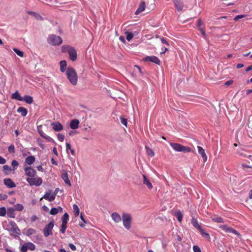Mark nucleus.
Masks as SVG:
<instances>
[{"label":"nucleus","instance_id":"1","mask_svg":"<svg viewBox=\"0 0 252 252\" xmlns=\"http://www.w3.org/2000/svg\"><path fill=\"white\" fill-rule=\"evenodd\" d=\"M66 75L70 83L73 85L77 83V75L75 70L72 67H68L66 71Z\"/></svg>","mask_w":252,"mask_h":252},{"label":"nucleus","instance_id":"2","mask_svg":"<svg viewBox=\"0 0 252 252\" xmlns=\"http://www.w3.org/2000/svg\"><path fill=\"white\" fill-rule=\"evenodd\" d=\"M7 227L11 236L16 238L19 237L20 235V230L14 221H10Z\"/></svg>","mask_w":252,"mask_h":252},{"label":"nucleus","instance_id":"3","mask_svg":"<svg viewBox=\"0 0 252 252\" xmlns=\"http://www.w3.org/2000/svg\"><path fill=\"white\" fill-rule=\"evenodd\" d=\"M170 145L174 150L177 152L189 153L191 151L190 148L184 146L178 143H170Z\"/></svg>","mask_w":252,"mask_h":252},{"label":"nucleus","instance_id":"4","mask_svg":"<svg viewBox=\"0 0 252 252\" xmlns=\"http://www.w3.org/2000/svg\"><path fill=\"white\" fill-rule=\"evenodd\" d=\"M47 41L49 44L52 45L58 46L62 44L63 40L60 36L55 34H51L48 36Z\"/></svg>","mask_w":252,"mask_h":252},{"label":"nucleus","instance_id":"5","mask_svg":"<svg viewBox=\"0 0 252 252\" xmlns=\"http://www.w3.org/2000/svg\"><path fill=\"white\" fill-rule=\"evenodd\" d=\"M122 220L124 227L128 230L131 226L132 218L129 214L124 213L122 215Z\"/></svg>","mask_w":252,"mask_h":252},{"label":"nucleus","instance_id":"6","mask_svg":"<svg viewBox=\"0 0 252 252\" xmlns=\"http://www.w3.org/2000/svg\"><path fill=\"white\" fill-rule=\"evenodd\" d=\"M54 226V223L53 221H50L48 224H47L43 230V233L45 237H48L53 234L52 230Z\"/></svg>","mask_w":252,"mask_h":252},{"label":"nucleus","instance_id":"7","mask_svg":"<svg viewBox=\"0 0 252 252\" xmlns=\"http://www.w3.org/2000/svg\"><path fill=\"white\" fill-rule=\"evenodd\" d=\"M27 182L29 184V185L31 186H39L42 183V180L40 177L37 178H27L26 179Z\"/></svg>","mask_w":252,"mask_h":252},{"label":"nucleus","instance_id":"8","mask_svg":"<svg viewBox=\"0 0 252 252\" xmlns=\"http://www.w3.org/2000/svg\"><path fill=\"white\" fill-rule=\"evenodd\" d=\"M219 228H220V229H221L226 232L233 233L239 237H240L241 236L240 233H239L237 230L232 228L231 227L228 226L227 225H220L219 226Z\"/></svg>","mask_w":252,"mask_h":252},{"label":"nucleus","instance_id":"9","mask_svg":"<svg viewBox=\"0 0 252 252\" xmlns=\"http://www.w3.org/2000/svg\"><path fill=\"white\" fill-rule=\"evenodd\" d=\"M144 61L145 62H152L158 65H160L161 63L160 60L155 56H146L144 59Z\"/></svg>","mask_w":252,"mask_h":252},{"label":"nucleus","instance_id":"10","mask_svg":"<svg viewBox=\"0 0 252 252\" xmlns=\"http://www.w3.org/2000/svg\"><path fill=\"white\" fill-rule=\"evenodd\" d=\"M25 172L26 175L31 178L34 177L36 173V171L31 167H25Z\"/></svg>","mask_w":252,"mask_h":252},{"label":"nucleus","instance_id":"11","mask_svg":"<svg viewBox=\"0 0 252 252\" xmlns=\"http://www.w3.org/2000/svg\"><path fill=\"white\" fill-rule=\"evenodd\" d=\"M68 53L69 54V59L72 61H75L76 60L77 53L75 49L73 47H72L71 49H70Z\"/></svg>","mask_w":252,"mask_h":252},{"label":"nucleus","instance_id":"12","mask_svg":"<svg viewBox=\"0 0 252 252\" xmlns=\"http://www.w3.org/2000/svg\"><path fill=\"white\" fill-rule=\"evenodd\" d=\"M175 6L178 11H181L184 7V4L182 0H173Z\"/></svg>","mask_w":252,"mask_h":252},{"label":"nucleus","instance_id":"13","mask_svg":"<svg viewBox=\"0 0 252 252\" xmlns=\"http://www.w3.org/2000/svg\"><path fill=\"white\" fill-rule=\"evenodd\" d=\"M4 185L9 188H12L16 186L15 184L10 178H6L3 180Z\"/></svg>","mask_w":252,"mask_h":252},{"label":"nucleus","instance_id":"14","mask_svg":"<svg viewBox=\"0 0 252 252\" xmlns=\"http://www.w3.org/2000/svg\"><path fill=\"white\" fill-rule=\"evenodd\" d=\"M62 178L66 184L69 185V186H71L70 181L68 178V174L66 171H63V173L62 174Z\"/></svg>","mask_w":252,"mask_h":252},{"label":"nucleus","instance_id":"15","mask_svg":"<svg viewBox=\"0 0 252 252\" xmlns=\"http://www.w3.org/2000/svg\"><path fill=\"white\" fill-rule=\"evenodd\" d=\"M49 201H52L55 200V194L51 195V191L46 192V193L43 195L42 197Z\"/></svg>","mask_w":252,"mask_h":252},{"label":"nucleus","instance_id":"16","mask_svg":"<svg viewBox=\"0 0 252 252\" xmlns=\"http://www.w3.org/2000/svg\"><path fill=\"white\" fill-rule=\"evenodd\" d=\"M27 13L34 18H35L37 20H43V17L38 13L32 11H28Z\"/></svg>","mask_w":252,"mask_h":252},{"label":"nucleus","instance_id":"17","mask_svg":"<svg viewBox=\"0 0 252 252\" xmlns=\"http://www.w3.org/2000/svg\"><path fill=\"white\" fill-rule=\"evenodd\" d=\"M112 220L116 223H119L122 220V218L119 214L116 212L113 213L111 215Z\"/></svg>","mask_w":252,"mask_h":252},{"label":"nucleus","instance_id":"18","mask_svg":"<svg viewBox=\"0 0 252 252\" xmlns=\"http://www.w3.org/2000/svg\"><path fill=\"white\" fill-rule=\"evenodd\" d=\"M53 129L56 131H60L63 130V126L60 123H52Z\"/></svg>","mask_w":252,"mask_h":252},{"label":"nucleus","instance_id":"19","mask_svg":"<svg viewBox=\"0 0 252 252\" xmlns=\"http://www.w3.org/2000/svg\"><path fill=\"white\" fill-rule=\"evenodd\" d=\"M197 149L198 150L199 154L201 155V156L203 158L204 161L205 162L207 159V156L205 154L204 150L199 146H197Z\"/></svg>","mask_w":252,"mask_h":252},{"label":"nucleus","instance_id":"20","mask_svg":"<svg viewBox=\"0 0 252 252\" xmlns=\"http://www.w3.org/2000/svg\"><path fill=\"white\" fill-rule=\"evenodd\" d=\"M143 184L144 185H145L149 189H151L153 188V186H152V183L150 182L149 180L147 178V177H146V176L145 175H143Z\"/></svg>","mask_w":252,"mask_h":252},{"label":"nucleus","instance_id":"21","mask_svg":"<svg viewBox=\"0 0 252 252\" xmlns=\"http://www.w3.org/2000/svg\"><path fill=\"white\" fill-rule=\"evenodd\" d=\"M79 121L77 119L72 120L70 123V127L73 129H75L78 127Z\"/></svg>","mask_w":252,"mask_h":252},{"label":"nucleus","instance_id":"22","mask_svg":"<svg viewBox=\"0 0 252 252\" xmlns=\"http://www.w3.org/2000/svg\"><path fill=\"white\" fill-rule=\"evenodd\" d=\"M145 8V2L144 1H142L140 2L137 9L135 11V14L137 15L139 14L140 12L143 11Z\"/></svg>","mask_w":252,"mask_h":252},{"label":"nucleus","instance_id":"23","mask_svg":"<svg viewBox=\"0 0 252 252\" xmlns=\"http://www.w3.org/2000/svg\"><path fill=\"white\" fill-rule=\"evenodd\" d=\"M191 223L195 228L199 231V232L202 229L201 225L198 223V222L196 219L193 218L192 219Z\"/></svg>","mask_w":252,"mask_h":252},{"label":"nucleus","instance_id":"24","mask_svg":"<svg viewBox=\"0 0 252 252\" xmlns=\"http://www.w3.org/2000/svg\"><path fill=\"white\" fill-rule=\"evenodd\" d=\"M15 210L13 208H8L7 212L8 217L11 218H14L15 217Z\"/></svg>","mask_w":252,"mask_h":252},{"label":"nucleus","instance_id":"25","mask_svg":"<svg viewBox=\"0 0 252 252\" xmlns=\"http://www.w3.org/2000/svg\"><path fill=\"white\" fill-rule=\"evenodd\" d=\"M35 160V158L33 156L28 157L25 159V162L31 165L34 162Z\"/></svg>","mask_w":252,"mask_h":252},{"label":"nucleus","instance_id":"26","mask_svg":"<svg viewBox=\"0 0 252 252\" xmlns=\"http://www.w3.org/2000/svg\"><path fill=\"white\" fill-rule=\"evenodd\" d=\"M60 70L62 72H64L66 69V62L65 61L63 60L60 62Z\"/></svg>","mask_w":252,"mask_h":252},{"label":"nucleus","instance_id":"27","mask_svg":"<svg viewBox=\"0 0 252 252\" xmlns=\"http://www.w3.org/2000/svg\"><path fill=\"white\" fill-rule=\"evenodd\" d=\"M12 98L19 101L23 100V97L18 92H16L12 94Z\"/></svg>","mask_w":252,"mask_h":252},{"label":"nucleus","instance_id":"28","mask_svg":"<svg viewBox=\"0 0 252 252\" xmlns=\"http://www.w3.org/2000/svg\"><path fill=\"white\" fill-rule=\"evenodd\" d=\"M62 210L63 209L61 207H59L58 208H53L51 209L50 213L52 215H55L58 213L59 211H62Z\"/></svg>","mask_w":252,"mask_h":252},{"label":"nucleus","instance_id":"29","mask_svg":"<svg viewBox=\"0 0 252 252\" xmlns=\"http://www.w3.org/2000/svg\"><path fill=\"white\" fill-rule=\"evenodd\" d=\"M145 148L146 150V153L148 155L151 157H153L155 156V153L153 150L150 148L148 146H145Z\"/></svg>","mask_w":252,"mask_h":252},{"label":"nucleus","instance_id":"30","mask_svg":"<svg viewBox=\"0 0 252 252\" xmlns=\"http://www.w3.org/2000/svg\"><path fill=\"white\" fill-rule=\"evenodd\" d=\"M70 151L72 156L75 155V151L71 148V145L69 143H66V151L67 153H68V151Z\"/></svg>","mask_w":252,"mask_h":252},{"label":"nucleus","instance_id":"31","mask_svg":"<svg viewBox=\"0 0 252 252\" xmlns=\"http://www.w3.org/2000/svg\"><path fill=\"white\" fill-rule=\"evenodd\" d=\"M23 100L25 101L27 103L31 104L33 101V98L30 95H25L23 97Z\"/></svg>","mask_w":252,"mask_h":252},{"label":"nucleus","instance_id":"32","mask_svg":"<svg viewBox=\"0 0 252 252\" xmlns=\"http://www.w3.org/2000/svg\"><path fill=\"white\" fill-rule=\"evenodd\" d=\"M73 212L75 217H77L79 215V209L78 207V206L76 204H74L73 205Z\"/></svg>","mask_w":252,"mask_h":252},{"label":"nucleus","instance_id":"33","mask_svg":"<svg viewBox=\"0 0 252 252\" xmlns=\"http://www.w3.org/2000/svg\"><path fill=\"white\" fill-rule=\"evenodd\" d=\"M69 219V215L67 213H65L62 218V223H66Z\"/></svg>","mask_w":252,"mask_h":252},{"label":"nucleus","instance_id":"34","mask_svg":"<svg viewBox=\"0 0 252 252\" xmlns=\"http://www.w3.org/2000/svg\"><path fill=\"white\" fill-rule=\"evenodd\" d=\"M3 171L7 175L11 171V168L7 165H5L3 166Z\"/></svg>","mask_w":252,"mask_h":252},{"label":"nucleus","instance_id":"35","mask_svg":"<svg viewBox=\"0 0 252 252\" xmlns=\"http://www.w3.org/2000/svg\"><path fill=\"white\" fill-rule=\"evenodd\" d=\"M72 47L69 45H63L62 47V51L63 53L69 52V51Z\"/></svg>","mask_w":252,"mask_h":252},{"label":"nucleus","instance_id":"36","mask_svg":"<svg viewBox=\"0 0 252 252\" xmlns=\"http://www.w3.org/2000/svg\"><path fill=\"white\" fill-rule=\"evenodd\" d=\"M26 244L28 250L33 251L35 249V246L33 243L31 242H27L26 243Z\"/></svg>","mask_w":252,"mask_h":252},{"label":"nucleus","instance_id":"37","mask_svg":"<svg viewBox=\"0 0 252 252\" xmlns=\"http://www.w3.org/2000/svg\"><path fill=\"white\" fill-rule=\"evenodd\" d=\"M212 220L216 222H224L223 221V219L221 217H215L212 218Z\"/></svg>","mask_w":252,"mask_h":252},{"label":"nucleus","instance_id":"38","mask_svg":"<svg viewBox=\"0 0 252 252\" xmlns=\"http://www.w3.org/2000/svg\"><path fill=\"white\" fill-rule=\"evenodd\" d=\"M15 210L18 211H22L24 209V206L21 204H17L15 205Z\"/></svg>","mask_w":252,"mask_h":252},{"label":"nucleus","instance_id":"39","mask_svg":"<svg viewBox=\"0 0 252 252\" xmlns=\"http://www.w3.org/2000/svg\"><path fill=\"white\" fill-rule=\"evenodd\" d=\"M120 119L121 120V123L125 126L127 127V119L125 118L123 116H121Z\"/></svg>","mask_w":252,"mask_h":252},{"label":"nucleus","instance_id":"40","mask_svg":"<svg viewBox=\"0 0 252 252\" xmlns=\"http://www.w3.org/2000/svg\"><path fill=\"white\" fill-rule=\"evenodd\" d=\"M13 51L18 56H20V57H23L24 56V53L18 49L14 48Z\"/></svg>","mask_w":252,"mask_h":252},{"label":"nucleus","instance_id":"41","mask_svg":"<svg viewBox=\"0 0 252 252\" xmlns=\"http://www.w3.org/2000/svg\"><path fill=\"white\" fill-rule=\"evenodd\" d=\"M18 165L19 163L18 161H17L16 160H12L11 162V166H12L13 170H15L17 169V167H18Z\"/></svg>","mask_w":252,"mask_h":252},{"label":"nucleus","instance_id":"42","mask_svg":"<svg viewBox=\"0 0 252 252\" xmlns=\"http://www.w3.org/2000/svg\"><path fill=\"white\" fill-rule=\"evenodd\" d=\"M176 216L179 221L181 222L183 219V214L180 211L176 213Z\"/></svg>","mask_w":252,"mask_h":252},{"label":"nucleus","instance_id":"43","mask_svg":"<svg viewBox=\"0 0 252 252\" xmlns=\"http://www.w3.org/2000/svg\"><path fill=\"white\" fill-rule=\"evenodd\" d=\"M6 213V210L5 207L0 208V216L4 217Z\"/></svg>","mask_w":252,"mask_h":252},{"label":"nucleus","instance_id":"44","mask_svg":"<svg viewBox=\"0 0 252 252\" xmlns=\"http://www.w3.org/2000/svg\"><path fill=\"white\" fill-rule=\"evenodd\" d=\"M8 150L9 153H10L11 154H14L15 153V147H14V145H13V144L10 145L8 147Z\"/></svg>","mask_w":252,"mask_h":252},{"label":"nucleus","instance_id":"45","mask_svg":"<svg viewBox=\"0 0 252 252\" xmlns=\"http://www.w3.org/2000/svg\"><path fill=\"white\" fill-rule=\"evenodd\" d=\"M126 38L127 41H130L133 37V35L131 32H126Z\"/></svg>","mask_w":252,"mask_h":252},{"label":"nucleus","instance_id":"46","mask_svg":"<svg viewBox=\"0 0 252 252\" xmlns=\"http://www.w3.org/2000/svg\"><path fill=\"white\" fill-rule=\"evenodd\" d=\"M200 232L201 234V235H202V236L204 237L206 239H210V235H209V234L208 233H206V232H204L203 229H202L200 231Z\"/></svg>","mask_w":252,"mask_h":252},{"label":"nucleus","instance_id":"47","mask_svg":"<svg viewBox=\"0 0 252 252\" xmlns=\"http://www.w3.org/2000/svg\"><path fill=\"white\" fill-rule=\"evenodd\" d=\"M66 227H67V224L66 223H62L61 228L60 229L61 232L62 233H64Z\"/></svg>","mask_w":252,"mask_h":252},{"label":"nucleus","instance_id":"48","mask_svg":"<svg viewBox=\"0 0 252 252\" xmlns=\"http://www.w3.org/2000/svg\"><path fill=\"white\" fill-rule=\"evenodd\" d=\"M36 232L35 230L32 228H29L28 230H27V235L28 236H30V235H32V234H35Z\"/></svg>","mask_w":252,"mask_h":252},{"label":"nucleus","instance_id":"49","mask_svg":"<svg viewBox=\"0 0 252 252\" xmlns=\"http://www.w3.org/2000/svg\"><path fill=\"white\" fill-rule=\"evenodd\" d=\"M58 139L60 142L63 141V140L64 139V135L62 133H58Z\"/></svg>","mask_w":252,"mask_h":252},{"label":"nucleus","instance_id":"50","mask_svg":"<svg viewBox=\"0 0 252 252\" xmlns=\"http://www.w3.org/2000/svg\"><path fill=\"white\" fill-rule=\"evenodd\" d=\"M41 126H38L37 127V130H38V131L39 132V133L40 134V136L43 137L44 135L45 134L43 132V131L41 129Z\"/></svg>","mask_w":252,"mask_h":252},{"label":"nucleus","instance_id":"51","mask_svg":"<svg viewBox=\"0 0 252 252\" xmlns=\"http://www.w3.org/2000/svg\"><path fill=\"white\" fill-rule=\"evenodd\" d=\"M246 16V15H237L236 17H235V18H234V20L236 21L241 18L245 17Z\"/></svg>","mask_w":252,"mask_h":252},{"label":"nucleus","instance_id":"52","mask_svg":"<svg viewBox=\"0 0 252 252\" xmlns=\"http://www.w3.org/2000/svg\"><path fill=\"white\" fill-rule=\"evenodd\" d=\"M28 247L26 244L25 243L21 247V251L22 252H26L28 250Z\"/></svg>","mask_w":252,"mask_h":252},{"label":"nucleus","instance_id":"53","mask_svg":"<svg viewBox=\"0 0 252 252\" xmlns=\"http://www.w3.org/2000/svg\"><path fill=\"white\" fill-rule=\"evenodd\" d=\"M8 196L5 194H0V201L7 199Z\"/></svg>","mask_w":252,"mask_h":252},{"label":"nucleus","instance_id":"54","mask_svg":"<svg viewBox=\"0 0 252 252\" xmlns=\"http://www.w3.org/2000/svg\"><path fill=\"white\" fill-rule=\"evenodd\" d=\"M193 250L194 252H201L200 248L197 246H194L193 247Z\"/></svg>","mask_w":252,"mask_h":252},{"label":"nucleus","instance_id":"55","mask_svg":"<svg viewBox=\"0 0 252 252\" xmlns=\"http://www.w3.org/2000/svg\"><path fill=\"white\" fill-rule=\"evenodd\" d=\"M43 138H45V139H46L47 141H48L49 142H53L54 141V140L51 137H50V136H47L46 134L44 135V136L43 137Z\"/></svg>","mask_w":252,"mask_h":252},{"label":"nucleus","instance_id":"56","mask_svg":"<svg viewBox=\"0 0 252 252\" xmlns=\"http://www.w3.org/2000/svg\"><path fill=\"white\" fill-rule=\"evenodd\" d=\"M68 246L71 250L74 251L76 250V247L74 244L70 243Z\"/></svg>","mask_w":252,"mask_h":252},{"label":"nucleus","instance_id":"57","mask_svg":"<svg viewBox=\"0 0 252 252\" xmlns=\"http://www.w3.org/2000/svg\"><path fill=\"white\" fill-rule=\"evenodd\" d=\"M199 30L201 32L203 37L205 38L206 37V34L205 30L203 28H199Z\"/></svg>","mask_w":252,"mask_h":252},{"label":"nucleus","instance_id":"58","mask_svg":"<svg viewBox=\"0 0 252 252\" xmlns=\"http://www.w3.org/2000/svg\"><path fill=\"white\" fill-rule=\"evenodd\" d=\"M6 162V159L0 156V164H3Z\"/></svg>","mask_w":252,"mask_h":252},{"label":"nucleus","instance_id":"59","mask_svg":"<svg viewBox=\"0 0 252 252\" xmlns=\"http://www.w3.org/2000/svg\"><path fill=\"white\" fill-rule=\"evenodd\" d=\"M161 41L162 43L163 44H166L167 46L169 45V43L168 42H167V41L166 40V39H165L164 38H161Z\"/></svg>","mask_w":252,"mask_h":252},{"label":"nucleus","instance_id":"60","mask_svg":"<svg viewBox=\"0 0 252 252\" xmlns=\"http://www.w3.org/2000/svg\"><path fill=\"white\" fill-rule=\"evenodd\" d=\"M233 83V81L232 80H229L225 83V85L229 86Z\"/></svg>","mask_w":252,"mask_h":252},{"label":"nucleus","instance_id":"61","mask_svg":"<svg viewBox=\"0 0 252 252\" xmlns=\"http://www.w3.org/2000/svg\"><path fill=\"white\" fill-rule=\"evenodd\" d=\"M134 67L137 68L139 71V72L142 74V70H141V67L138 66V65H134Z\"/></svg>","mask_w":252,"mask_h":252},{"label":"nucleus","instance_id":"62","mask_svg":"<svg viewBox=\"0 0 252 252\" xmlns=\"http://www.w3.org/2000/svg\"><path fill=\"white\" fill-rule=\"evenodd\" d=\"M51 163L53 165H58V163L55 160V159L53 158H52L51 159Z\"/></svg>","mask_w":252,"mask_h":252},{"label":"nucleus","instance_id":"63","mask_svg":"<svg viewBox=\"0 0 252 252\" xmlns=\"http://www.w3.org/2000/svg\"><path fill=\"white\" fill-rule=\"evenodd\" d=\"M18 112L21 113V114L23 117H25L27 115L28 111H18Z\"/></svg>","mask_w":252,"mask_h":252},{"label":"nucleus","instance_id":"64","mask_svg":"<svg viewBox=\"0 0 252 252\" xmlns=\"http://www.w3.org/2000/svg\"><path fill=\"white\" fill-rule=\"evenodd\" d=\"M252 70V65H250V66H248V67L247 68V69H246V71L247 72H249V71H251V70Z\"/></svg>","mask_w":252,"mask_h":252}]
</instances>
